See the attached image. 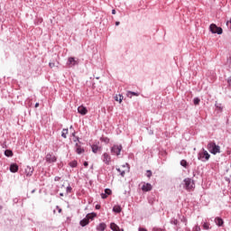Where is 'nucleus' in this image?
Listing matches in <instances>:
<instances>
[{
	"instance_id": "473e14b6",
	"label": "nucleus",
	"mask_w": 231,
	"mask_h": 231,
	"mask_svg": "<svg viewBox=\"0 0 231 231\" xmlns=\"http://www.w3.org/2000/svg\"><path fill=\"white\" fill-rule=\"evenodd\" d=\"M193 231H201V227H199V226H196L193 228Z\"/></svg>"
},
{
	"instance_id": "de8ad7c7",
	"label": "nucleus",
	"mask_w": 231,
	"mask_h": 231,
	"mask_svg": "<svg viewBox=\"0 0 231 231\" xmlns=\"http://www.w3.org/2000/svg\"><path fill=\"white\" fill-rule=\"evenodd\" d=\"M220 109V111H223V108L221 106L218 107Z\"/></svg>"
},
{
	"instance_id": "cd10ccee",
	"label": "nucleus",
	"mask_w": 231,
	"mask_h": 231,
	"mask_svg": "<svg viewBox=\"0 0 231 231\" xmlns=\"http://www.w3.org/2000/svg\"><path fill=\"white\" fill-rule=\"evenodd\" d=\"M117 172H120L121 176L124 178L125 176V171H121L120 168H117Z\"/></svg>"
},
{
	"instance_id": "c85d7f7f",
	"label": "nucleus",
	"mask_w": 231,
	"mask_h": 231,
	"mask_svg": "<svg viewBox=\"0 0 231 231\" xmlns=\"http://www.w3.org/2000/svg\"><path fill=\"white\" fill-rule=\"evenodd\" d=\"M203 228H204V230H208V229L210 228V224H208V223H204V224H203Z\"/></svg>"
},
{
	"instance_id": "dca6fc26",
	"label": "nucleus",
	"mask_w": 231,
	"mask_h": 231,
	"mask_svg": "<svg viewBox=\"0 0 231 231\" xmlns=\"http://www.w3.org/2000/svg\"><path fill=\"white\" fill-rule=\"evenodd\" d=\"M106 228H107V225H106V223H100L97 226V230L104 231V230H106Z\"/></svg>"
},
{
	"instance_id": "37998d69",
	"label": "nucleus",
	"mask_w": 231,
	"mask_h": 231,
	"mask_svg": "<svg viewBox=\"0 0 231 231\" xmlns=\"http://www.w3.org/2000/svg\"><path fill=\"white\" fill-rule=\"evenodd\" d=\"M96 208H97V210H99L100 205H97V206H96Z\"/></svg>"
},
{
	"instance_id": "7c9ffc66",
	"label": "nucleus",
	"mask_w": 231,
	"mask_h": 231,
	"mask_svg": "<svg viewBox=\"0 0 231 231\" xmlns=\"http://www.w3.org/2000/svg\"><path fill=\"white\" fill-rule=\"evenodd\" d=\"M179 223H180V221H178V219H173V220L171 221V225L178 226Z\"/></svg>"
},
{
	"instance_id": "f704fd0d",
	"label": "nucleus",
	"mask_w": 231,
	"mask_h": 231,
	"mask_svg": "<svg viewBox=\"0 0 231 231\" xmlns=\"http://www.w3.org/2000/svg\"><path fill=\"white\" fill-rule=\"evenodd\" d=\"M101 198H102V199H107V195L106 193H102Z\"/></svg>"
},
{
	"instance_id": "a18cd8bd",
	"label": "nucleus",
	"mask_w": 231,
	"mask_h": 231,
	"mask_svg": "<svg viewBox=\"0 0 231 231\" xmlns=\"http://www.w3.org/2000/svg\"><path fill=\"white\" fill-rule=\"evenodd\" d=\"M58 210H59V213L60 214V212H62V209L61 208H59L58 207Z\"/></svg>"
},
{
	"instance_id": "f257e3e1",
	"label": "nucleus",
	"mask_w": 231,
	"mask_h": 231,
	"mask_svg": "<svg viewBox=\"0 0 231 231\" xmlns=\"http://www.w3.org/2000/svg\"><path fill=\"white\" fill-rule=\"evenodd\" d=\"M207 149L211 154H219V152H221V146L216 144L214 142H209L207 145Z\"/></svg>"
},
{
	"instance_id": "a211bd4d",
	"label": "nucleus",
	"mask_w": 231,
	"mask_h": 231,
	"mask_svg": "<svg viewBox=\"0 0 231 231\" xmlns=\"http://www.w3.org/2000/svg\"><path fill=\"white\" fill-rule=\"evenodd\" d=\"M76 152H77V153L78 154H82V152H84V149H82L81 147H80V145H79V143H76Z\"/></svg>"
},
{
	"instance_id": "f8f14e48",
	"label": "nucleus",
	"mask_w": 231,
	"mask_h": 231,
	"mask_svg": "<svg viewBox=\"0 0 231 231\" xmlns=\"http://www.w3.org/2000/svg\"><path fill=\"white\" fill-rule=\"evenodd\" d=\"M18 171H19V165H17V163H13L10 165L11 172H17Z\"/></svg>"
},
{
	"instance_id": "9d476101",
	"label": "nucleus",
	"mask_w": 231,
	"mask_h": 231,
	"mask_svg": "<svg viewBox=\"0 0 231 231\" xmlns=\"http://www.w3.org/2000/svg\"><path fill=\"white\" fill-rule=\"evenodd\" d=\"M78 112L79 113V115H88V108L84 106H80L78 107Z\"/></svg>"
},
{
	"instance_id": "a19ab883",
	"label": "nucleus",
	"mask_w": 231,
	"mask_h": 231,
	"mask_svg": "<svg viewBox=\"0 0 231 231\" xmlns=\"http://www.w3.org/2000/svg\"><path fill=\"white\" fill-rule=\"evenodd\" d=\"M74 142L76 143H79L78 142H79V139L77 138V137H75L74 138Z\"/></svg>"
},
{
	"instance_id": "5701e85b",
	"label": "nucleus",
	"mask_w": 231,
	"mask_h": 231,
	"mask_svg": "<svg viewBox=\"0 0 231 231\" xmlns=\"http://www.w3.org/2000/svg\"><path fill=\"white\" fill-rule=\"evenodd\" d=\"M88 221L89 219H95V217H97V215L95 213H92V214H88L87 217H86Z\"/></svg>"
},
{
	"instance_id": "ddd939ff",
	"label": "nucleus",
	"mask_w": 231,
	"mask_h": 231,
	"mask_svg": "<svg viewBox=\"0 0 231 231\" xmlns=\"http://www.w3.org/2000/svg\"><path fill=\"white\" fill-rule=\"evenodd\" d=\"M215 223L217 225V226H223L225 222L223 221V218L217 217L215 218Z\"/></svg>"
},
{
	"instance_id": "ea45409f",
	"label": "nucleus",
	"mask_w": 231,
	"mask_h": 231,
	"mask_svg": "<svg viewBox=\"0 0 231 231\" xmlns=\"http://www.w3.org/2000/svg\"><path fill=\"white\" fill-rule=\"evenodd\" d=\"M112 14H113V15H115L116 14V10L113 9Z\"/></svg>"
},
{
	"instance_id": "393cba45",
	"label": "nucleus",
	"mask_w": 231,
	"mask_h": 231,
	"mask_svg": "<svg viewBox=\"0 0 231 231\" xmlns=\"http://www.w3.org/2000/svg\"><path fill=\"white\" fill-rule=\"evenodd\" d=\"M200 102L199 97H195L193 100L194 106H199Z\"/></svg>"
},
{
	"instance_id": "c03bdc74",
	"label": "nucleus",
	"mask_w": 231,
	"mask_h": 231,
	"mask_svg": "<svg viewBox=\"0 0 231 231\" xmlns=\"http://www.w3.org/2000/svg\"><path fill=\"white\" fill-rule=\"evenodd\" d=\"M120 25V22H116V26H119Z\"/></svg>"
},
{
	"instance_id": "e433bc0d",
	"label": "nucleus",
	"mask_w": 231,
	"mask_h": 231,
	"mask_svg": "<svg viewBox=\"0 0 231 231\" xmlns=\"http://www.w3.org/2000/svg\"><path fill=\"white\" fill-rule=\"evenodd\" d=\"M181 221H182L183 223H185V225H187V218L183 217V218L181 219Z\"/></svg>"
},
{
	"instance_id": "49530a36",
	"label": "nucleus",
	"mask_w": 231,
	"mask_h": 231,
	"mask_svg": "<svg viewBox=\"0 0 231 231\" xmlns=\"http://www.w3.org/2000/svg\"><path fill=\"white\" fill-rule=\"evenodd\" d=\"M35 107H39V103H36V104H35Z\"/></svg>"
},
{
	"instance_id": "4468645a",
	"label": "nucleus",
	"mask_w": 231,
	"mask_h": 231,
	"mask_svg": "<svg viewBox=\"0 0 231 231\" xmlns=\"http://www.w3.org/2000/svg\"><path fill=\"white\" fill-rule=\"evenodd\" d=\"M25 174L26 176H32V174H33V169L30 166H26Z\"/></svg>"
},
{
	"instance_id": "c756f323",
	"label": "nucleus",
	"mask_w": 231,
	"mask_h": 231,
	"mask_svg": "<svg viewBox=\"0 0 231 231\" xmlns=\"http://www.w3.org/2000/svg\"><path fill=\"white\" fill-rule=\"evenodd\" d=\"M105 194H106V196H111V194H112L111 189H105Z\"/></svg>"
},
{
	"instance_id": "423d86ee",
	"label": "nucleus",
	"mask_w": 231,
	"mask_h": 231,
	"mask_svg": "<svg viewBox=\"0 0 231 231\" xmlns=\"http://www.w3.org/2000/svg\"><path fill=\"white\" fill-rule=\"evenodd\" d=\"M102 161L106 163V165H111V155H109L107 152H105L102 155Z\"/></svg>"
},
{
	"instance_id": "4c0bfd02",
	"label": "nucleus",
	"mask_w": 231,
	"mask_h": 231,
	"mask_svg": "<svg viewBox=\"0 0 231 231\" xmlns=\"http://www.w3.org/2000/svg\"><path fill=\"white\" fill-rule=\"evenodd\" d=\"M67 192H71V187H67Z\"/></svg>"
},
{
	"instance_id": "8fccbe9b",
	"label": "nucleus",
	"mask_w": 231,
	"mask_h": 231,
	"mask_svg": "<svg viewBox=\"0 0 231 231\" xmlns=\"http://www.w3.org/2000/svg\"><path fill=\"white\" fill-rule=\"evenodd\" d=\"M60 196H64V194L60 193Z\"/></svg>"
},
{
	"instance_id": "39448f33",
	"label": "nucleus",
	"mask_w": 231,
	"mask_h": 231,
	"mask_svg": "<svg viewBox=\"0 0 231 231\" xmlns=\"http://www.w3.org/2000/svg\"><path fill=\"white\" fill-rule=\"evenodd\" d=\"M121 152H122V145H114L111 148L112 154H116V156H119Z\"/></svg>"
},
{
	"instance_id": "b1692460",
	"label": "nucleus",
	"mask_w": 231,
	"mask_h": 231,
	"mask_svg": "<svg viewBox=\"0 0 231 231\" xmlns=\"http://www.w3.org/2000/svg\"><path fill=\"white\" fill-rule=\"evenodd\" d=\"M62 138H67L68 136V129H63L61 133Z\"/></svg>"
},
{
	"instance_id": "58836bf2",
	"label": "nucleus",
	"mask_w": 231,
	"mask_h": 231,
	"mask_svg": "<svg viewBox=\"0 0 231 231\" xmlns=\"http://www.w3.org/2000/svg\"><path fill=\"white\" fill-rule=\"evenodd\" d=\"M139 231H147V229L143 228V227H140Z\"/></svg>"
},
{
	"instance_id": "7ed1b4c3",
	"label": "nucleus",
	"mask_w": 231,
	"mask_h": 231,
	"mask_svg": "<svg viewBox=\"0 0 231 231\" xmlns=\"http://www.w3.org/2000/svg\"><path fill=\"white\" fill-rule=\"evenodd\" d=\"M209 31L211 33H217V35H221L223 33V28L218 27L215 23H211L209 25Z\"/></svg>"
},
{
	"instance_id": "79ce46f5",
	"label": "nucleus",
	"mask_w": 231,
	"mask_h": 231,
	"mask_svg": "<svg viewBox=\"0 0 231 231\" xmlns=\"http://www.w3.org/2000/svg\"><path fill=\"white\" fill-rule=\"evenodd\" d=\"M88 162H84V167H88Z\"/></svg>"
},
{
	"instance_id": "bb28decb",
	"label": "nucleus",
	"mask_w": 231,
	"mask_h": 231,
	"mask_svg": "<svg viewBox=\"0 0 231 231\" xmlns=\"http://www.w3.org/2000/svg\"><path fill=\"white\" fill-rule=\"evenodd\" d=\"M77 165H78L77 161H72V162H69V166L72 167V168L77 167Z\"/></svg>"
},
{
	"instance_id": "9b49d317",
	"label": "nucleus",
	"mask_w": 231,
	"mask_h": 231,
	"mask_svg": "<svg viewBox=\"0 0 231 231\" xmlns=\"http://www.w3.org/2000/svg\"><path fill=\"white\" fill-rule=\"evenodd\" d=\"M110 228L113 231H124V229H121L120 226H118V225H116V223H111Z\"/></svg>"
},
{
	"instance_id": "412c9836",
	"label": "nucleus",
	"mask_w": 231,
	"mask_h": 231,
	"mask_svg": "<svg viewBox=\"0 0 231 231\" xmlns=\"http://www.w3.org/2000/svg\"><path fill=\"white\" fill-rule=\"evenodd\" d=\"M5 154L8 158H10V157L14 156V152H12V150H5Z\"/></svg>"
},
{
	"instance_id": "6e6552de",
	"label": "nucleus",
	"mask_w": 231,
	"mask_h": 231,
	"mask_svg": "<svg viewBox=\"0 0 231 231\" xmlns=\"http://www.w3.org/2000/svg\"><path fill=\"white\" fill-rule=\"evenodd\" d=\"M68 66L69 68H73V66H77V64H79V61L77 60H75L74 57H69L68 59V62H67Z\"/></svg>"
},
{
	"instance_id": "6ab92c4d",
	"label": "nucleus",
	"mask_w": 231,
	"mask_h": 231,
	"mask_svg": "<svg viewBox=\"0 0 231 231\" xmlns=\"http://www.w3.org/2000/svg\"><path fill=\"white\" fill-rule=\"evenodd\" d=\"M81 226H86L87 225H89V220L87 218V217L80 221Z\"/></svg>"
},
{
	"instance_id": "aec40b11",
	"label": "nucleus",
	"mask_w": 231,
	"mask_h": 231,
	"mask_svg": "<svg viewBox=\"0 0 231 231\" xmlns=\"http://www.w3.org/2000/svg\"><path fill=\"white\" fill-rule=\"evenodd\" d=\"M114 212H116L117 214H120L122 212V208L120 206H115L113 208Z\"/></svg>"
},
{
	"instance_id": "4be33fe9",
	"label": "nucleus",
	"mask_w": 231,
	"mask_h": 231,
	"mask_svg": "<svg viewBox=\"0 0 231 231\" xmlns=\"http://www.w3.org/2000/svg\"><path fill=\"white\" fill-rule=\"evenodd\" d=\"M122 100H124V96H122V95L116 96V102H119L120 104H122Z\"/></svg>"
},
{
	"instance_id": "c9c22d12",
	"label": "nucleus",
	"mask_w": 231,
	"mask_h": 231,
	"mask_svg": "<svg viewBox=\"0 0 231 231\" xmlns=\"http://www.w3.org/2000/svg\"><path fill=\"white\" fill-rule=\"evenodd\" d=\"M49 66H50V68H55V63L51 62V63H49Z\"/></svg>"
},
{
	"instance_id": "a878e982",
	"label": "nucleus",
	"mask_w": 231,
	"mask_h": 231,
	"mask_svg": "<svg viewBox=\"0 0 231 231\" xmlns=\"http://www.w3.org/2000/svg\"><path fill=\"white\" fill-rule=\"evenodd\" d=\"M180 165H181L182 167L187 168V166L189 165V163L187 162V161L182 160V161H180Z\"/></svg>"
},
{
	"instance_id": "2eb2a0df",
	"label": "nucleus",
	"mask_w": 231,
	"mask_h": 231,
	"mask_svg": "<svg viewBox=\"0 0 231 231\" xmlns=\"http://www.w3.org/2000/svg\"><path fill=\"white\" fill-rule=\"evenodd\" d=\"M131 95H133L134 97H140L139 93L133 92V91H127L126 97H128V98H133V96H131Z\"/></svg>"
},
{
	"instance_id": "603ef678",
	"label": "nucleus",
	"mask_w": 231,
	"mask_h": 231,
	"mask_svg": "<svg viewBox=\"0 0 231 231\" xmlns=\"http://www.w3.org/2000/svg\"><path fill=\"white\" fill-rule=\"evenodd\" d=\"M188 231H190V230L188 229Z\"/></svg>"
},
{
	"instance_id": "f3484780",
	"label": "nucleus",
	"mask_w": 231,
	"mask_h": 231,
	"mask_svg": "<svg viewBox=\"0 0 231 231\" xmlns=\"http://www.w3.org/2000/svg\"><path fill=\"white\" fill-rule=\"evenodd\" d=\"M91 149H92V152L97 154V152H98V151H100L101 148L97 144H93L91 146Z\"/></svg>"
},
{
	"instance_id": "0eeeda50",
	"label": "nucleus",
	"mask_w": 231,
	"mask_h": 231,
	"mask_svg": "<svg viewBox=\"0 0 231 231\" xmlns=\"http://www.w3.org/2000/svg\"><path fill=\"white\" fill-rule=\"evenodd\" d=\"M45 160L48 163H55V162H57V157L51 153H48L45 157Z\"/></svg>"
},
{
	"instance_id": "20e7f679",
	"label": "nucleus",
	"mask_w": 231,
	"mask_h": 231,
	"mask_svg": "<svg viewBox=\"0 0 231 231\" xmlns=\"http://www.w3.org/2000/svg\"><path fill=\"white\" fill-rule=\"evenodd\" d=\"M184 183H185L186 190H192V189H194V180H192V179L190 178L185 179Z\"/></svg>"
},
{
	"instance_id": "72a5a7b5",
	"label": "nucleus",
	"mask_w": 231,
	"mask_h": 231,
	"mask_svg": "<svg viewBox=\"0 0 231 231\" xmlns=\"http://www.w3.org/2000/svg\"><path fill=\"white\" fill-rule=\"evenodd\" d=\"M153 231H166V230L163 228H160V227H154Z\"/></svg>"
},
{
	"instance_id": "3c124183",
	"label": "nucleus",
	"mask_w": 231,
	"mask_h": 231,
	"mask_svg": "<svg viewBox=\"0 0 231 231\" xmlns=\"http://www.w3.org/2000/svg\"><path fill=\"white\" fill-rule=\"evenodd\" d=\"M231 81V79H228V82H230Z\"/></svg>"
},
{
	"instance_id": "09e8293b",
	"label": "nucleus",
	"mask_w": 231,
	"mask_h": 231,
	"mask_svg": "<svg viewBox=\"0 0 231 231\" xmlns=\"http://www.w3.org/2000/svg\"><path fill=\"white\" fill-rule=\"evenodd\" d=\"M72 136H75V133L72 134Z\"/></svg>"
},
{
	"instance_id": "2f4dec72",
	"label": "nucleus",
	"mask_w": 231,
	"mask_h": 231,
	"mask_svg": "<svg viewBox=\"0 0 231 231\" xmlns=\"http://www.w3.org/2000/svg\"><path fill=\"white\" fill-rule=\"evenodd\" d=\"M147 178H151L152 176V172L151 171H146Z\"/></svg>"
},
{
	"instance_id": "1a4fd4ad",
	"label": "nucleus",
	"mask_w": 231,
	"mask_h": 231,
	"mask_svg": "<svg viewBox=\"0 0 231 231\" xmlns=\"http://www.w3.org/2000/svg\"><path fill=\"white\" fill-rule=\"evenodd\" d=\"M141 189L143 192H149L150 190H152V185L150 183H143Z\"/></svg>"
},
{
	"instance_id": "f03ea898",
	"label": "nucleus",
	"mask_w": 231,
	"mask_h": 231,
	"mask_svg": "<svg viewBox=\"0 0 231 231\" xmlns=\"http://www.w3.org/2000/svg\"><path fill=\"white\" fill-rule=\"evenodd\" d=\"M198 160L200 162H208L210 160V153L204 148L198 153Z\"/></svg>"
}]
</instances>
